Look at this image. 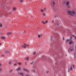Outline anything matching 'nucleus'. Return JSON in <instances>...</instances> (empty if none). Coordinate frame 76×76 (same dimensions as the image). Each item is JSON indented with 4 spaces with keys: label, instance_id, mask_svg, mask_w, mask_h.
<instances>
[{
    "label": "nucleus",
    "instance_id": "obj_1",
    "mask_svg": "<svg viewBox=\"0 0 76 76\" xmlns=\"http://www.w3.org/2000/svg\"><path fill=\"white\" fill-rule=\"evenodd\" d=\"M66 43H67V42H69V44L71 45V44L73 43V41L71 39H69L66 40Z\"/></svg>",
    "mask_w": 76,
    "mask_h": 76
},
{
    "label": "nucleus",
    "instance_id": "obj_2",
    "mask_svg": "<svg viewBox=\"0 0 76 76\" xmlns=\"http://www.w3.org/2000/svg\"><path fill=\"white\" fill-rule=\"evenodd\" d=\"M68 13L72 15H75V12L74 11H68Z\"/></svg>",
    "mask_w": 76,
    "mask_h": 76
},
{
    "label": "nucleus",
    "instance_id": "obj_3",
    "mask_svg": "<svg viewBox=\"0 0 76 76\" xmlns=\"http://www.w3.org/2000/svg\"><path fill=\"white\" fill-rule=\"evenodd\" d=\"M28 45H26L25 44H24L22 45V47H24V48H26V47H28Z\"/></svg>",
    "mask_w": 76,
    "mask_h": 76
},
{
    "label": "nucleus",
    "instance_id": "obj_4",
    "mask_svg": "<svg viewBox=\"0 0 76 76\" xmlns=\"http://www.w3.org/2000/svg\"><path fill=\"white\" fill-rule=\"evenodd\" d=\"M75 65H72L70 67V70H73V69L72 67H73L74 69H75Z\"/></svg>",
    "mask_w": 76,
    "mask_h": 76
},
{
    "label": "nucleus",
    "instance_id": "obj_5",
    "mask_svg": "<svg viewBox=\"0 0 76 76\" xmlns=\"http://www.w3.org/2000/svg\"><path fill=\"white\" fill-rule=\"evenodd\" d=\"M19 75H21V76H23L24 75L22 73H19Z\"/></svg>",
    "mask_w": 76,
    "mask_h": 76
},
{
    "label": "nucleus",
    "instance_id": "obj_6",
    "mask_svg": "<svg viewBox=\"0 0 76 76\" xmlns=\"http://www.w3.org/2000/svg\"><path fill=\"white\" fill-rule=\"evenodd\" d=\"M1 38L3 39H4L6 38L4 37V36H2L1 37Z\"/></svg>",
    "mask_w": 76,
    "mask_h": 76
},
{
    "label": "nucleus",
    "instance_id": "obj_7",
    "mask_svg": "<svg viewBox=\"0 0 76 76\" xmlns=\"http://www.w3.org/2000/svg\"><path fill=\"white\" fill-rule=\"evenodd\" d=\"M17 71H20V68L19 67V68H17Z\"/></svg>",
    "mask_w": 76,
    "mask_h": 76
},
{
    "label": "nucleus",
    "instance_id": "obj_8",
    "mask_svg": "<svg viewBox=\"0 0 76 76\" xmlns=\"http://www.w3.org/2000/svg\"><path fill=\"white\" fill-rule=\"evenodd\" d=\"M25 59L27 61H28V60H29V58L28 57H27V58H25Z\"/></svg>",
    "mask_w": 76,
    "mask_h": 76
},
{
    "label": "nucleus",
    "instance_id": "obj_9",
    "mask_svg": "<svg viewBox=\"0 0 76 76\" xmlns=\"http://www.w3.org/2000/svg\"><path fill=\"white\" fill-rule=\"evenodd\" d=\"M69 4V2H67L66 3V5L67 6H68Z\"/></svg>",
    "mask_w": 76,
    "mask_h": 76
},
{
    "label": "nucleus",
    "instance_id": "obj_10",
    "mask_svg": "<svg viewBox=\"0 0 76 76\" xmlns=\"http://www.w3.org/2000/svg\"><path fill=\"white\" fill-rule=\"evenodd\" d=\"M18 64L20 66H21V65H22V63H21V62H18Z\"/></svg>",
    "mask_w": 76,
    "mask_h": 76
},
{
    "label": "nucleus",
    "instance_id": "obj_11",
    "mask_svg": "<svg viewBox=\"0 0 76 76\" xmlns=\"http://www.w3.org/2000/svg\"><path fill=\"white\" fill-rule=\"evenodd\" d=\"M12 64V61H10L9 62V64Z\"/></svg>",
    "mask_w": 76,
    "mask_h": 76
},
{
    "label": "nucleus",
    "instance_id": "obj_12",
    "mask_svg": "<svg viewBox=\"0 0 76 76\" xmlns=\"http://www.w3.org/2000/svg\"><path fill=\"white\" fill-rule=\"evenodd\" d=\"M7 34V35H11V34H12V33L11 32L8 33Z\"/></svg>",
    "mask_w": 76,
    "mask_h": 76
},
{
    "label": "nucleus",
    "instance_id": "obj_13",
    "mask_svg": "<svg viewBox=\"0 0 76 76\" xmlns=\"http://www.w3.org/2000/svg\"><path fill=\"white\" fill-rule=\"evenodd\" d=\"M72 49H70V50L71 51H73V49H74L72 47Z\"/></svg>",
    "mask_w": 76,
    "mask_h": 76
},
{
    "label": "nucleus",
    "instance_id": "obj_14",
    "mask_svg": "<svg viewBox=\"0 0 76 76\" xmlns=\"http://www.w3.org/2000/svg\"><path fill=\"white\" fill-rule=\"evenodd\" d=\"M13 10H16V8L15 7L13 8Z\"/></svg>",
    "mask_w": 76,
    "mask_h": 76
},
{
    "label": "nucleus",
    "instance_id": "obj_15",
    "mask_svg": "<svg viewBox=\"0 0 76 76\" xmlns=\"http://www.w3.org/2000/svg\"><path fill=\"white\" fill-rule=\"evenodd\" d=\"M35 53H36V52H34L33 53V55H35Z\"/></svg>",
    "mask_w": 76,
    "mask_h": 76
},
{
    "label": "nucleus",
    "instance_id": "obj_16",
    "mask_svg": "<svg viewBox=\"0 0 76 76\" xmlns=\"http://www.w3.org/2000/svg\"><path fill=\"white\" fill-rule=\"evenodd\" d=\"M0 27H2V24L1 23H0Z\"/></svg>",
    "mask_w": 76,
    "mask_h": 76
},
{
    "label": "nucleus",
    "instance_id": "obj_17",
    "mask_svg": "<svg viewBox=\"0 0 76 76\" xmlns=\"http://www.w3.org/2000/svg\"><path fill=\"white\" fill-rule=\"evenodd\" d=\"M44 11L43 10H41V12H44Z\"/></svg>",
    "mask_w": 76,
    "mask_h": 76
},
{
    "label": "nucleus",
    "instance_id": "obj_18",
    "mask_svg": "<svg viewBox=\"0 0 76 76\" xmlns=\"http://www.w3.org/2000/svg\"><path fill=\"white\" fill-rule=\"evenodd\" d=\"M42 23H43L44 24H45V21H42Z\"/></svg>",
    "mask_w": 76,
    "mask_h": 76
},
{
    "label": "nucleus",
    "instance_id": "obj_19",
    "mask_svg": "<svg viewBox=\"0 0 76 76\" xmlns=\"http://www.w3.org/2000/svg\"><path fill=\"white\" fill-rule=\"evenodd\" d=\"M23 1V0H21L20 1V3H22V1Z\"/></svg>",
    "mask_w": 76,
    "mask_h": 76
},
{
    "label": "nucleus",
    "instance_id": "obj_20",
    "mask_svg": "<svg viewBox=\"0 0 76 76\" xmlns=\"http://www.w3.org/2000/svg\"><path fill=\"white\" fill-rule=\"evenodd\" d=\"M4 53H7V51H6V50L5 51H4Z\"/></svg>",
    "mask_w": 76,
    "mask_h": 76
},
{
    "label": "nucleus",
    "instance_id": "obj_21",
    "mask_svg": "<svg viewBox=\"0 0 76 76\" xmlns=\"http://www.w3.org/2000/svg\"><path fill=\"white\" fill-rule=\"evenodd\" d=\"M40 35H38V38H40Z\"/></svg>",
    "mask_w": 76,
    "mask_h": 76
},
{
    "label": "nucleus",
    "instance_id": "obj_22",
    "mask_svg": "<svg viewBox=\"0 0 76 76\" xmlns=\"http://www.w3.org/2000/svg\"><path fill=\"white\" fill-rule=\"evenodd\" d=\"M31 64H34V62H31Z\"/></svg>",
    "mask_w": 76,
    "mask_h": 76
},
{
    "label": "nucleus",
    "instance_id": "obj_23",
    "mask_svg": "<svg viewBox=\"0 0 76 76\" xmlns=\"http://www.w3.org/2000/svg\"><path fill=\"white\" fill-rule=\"evenodd\" d=\"M47 22H48V21L46 20V21H45V23H46Z\"/></svg>",
    "mask_w": 76,
    "mask_h": 76
},
{
    "label": "nucleus",
    "instance_id": "obj_24",
    "mask_svg": "<svg viewBox=\"0 0 76 76\" xmlns=\"http://www.w3.org/2000/svg\"><path fill=\"white\" fill-rule=\"evenodd\" d=\"M43 10H44V11H45L46 10V8H45Z\"/></svg>",
    "mask_w": 76,
    "mask_h": 76
},
{
    "label": "nucleus",
    "instance_id": "obj_25",
    "mask_svg": "<svg viewBox=\"0 0 76 76\" xmlns=\"http://www.w3.org/2000/svg\"><path fill=\"white\" fill-rule=\"evenodd\" d=\"M53 5H55V2L54 1L53 2Z\"/></svg>",
    "mask_w": 76,
    "mask_h": 76
},
{
    "label": "nucleus",
    "instance_id": "obj_26",
    "mask_svg": "<svg viewBox=\"0 0 76 76\" xmlns=\"http://www.w3.org/2000/svg\"><path fill=\"white\" fill-rule=\"evenodd\" d=\"M43 15L44 16H45V13H43Z\"/></svg>",
    "mask_w": 76,
    "mask_h": 76
},
{
    "label": "nucleus",
    "instance_id": "obj_27",
    "mask_svg": "<svg viewBox=\"0 0 76 76\" xmlns=\"http://www.w3.org/2000/svg\"><path fill=\"white\" fill-rule=\"evenodd\" d=\"M75 55H76V54H75V53H74V57H75Z\"/></svg>",
    "mask_w": 76,
    "mask_h": 76
},
{
    "label": "nucleus",
    "instance_id": "obj_28",
    "mask_svg": "<svg viewBox=\"0 0 76 76\" xmlns=\"http://www.w3.org/2000/svg\"><path fill=\"white\" fill-rule=\"evenodd\" d=\"M50 41H52V37H51V40H50Z\"/></svg>",
    "mask_w": 76,
    "mask_h": 76
},
{
    "label": "nucleus",
    "instance_id": "obj_29",
    "mask_svg": "<svg viewBox=\"0 0 76 76\" xmlns=\"http://www.w3.org/2000/svg\"><path fill=\"white\" fill-rule=\"evenodd\" d=\"M74 38H75V39H76V37H75Z\"/></svg>",
    "mask_w": 76,
    "mask_h": 76
},
{
    "label": "nucleus",
    "instance_id": "obj_30",
    "mask_svg": "<svg viewBox=\"0 0 76 76\" xmlns=\"http://www.w3.org/2000/svg\"><path fill=\"white\" fill-rule=\"evenodd\" d=\"M1 56H4V55H3V54H2V55H1Z\"/></svg>",
    "mask_w": 76,
    "mask_h": 76
},
{
    "label": "nucleus",
    "instance_id": "obj_31",
    "mask_svg": "<svg viewBox=\"0 0 76 76\" xmlns=\"http://www.w3.org/2000/svg\"><path fill=\"white\" fill-rule=\"evenodd\" d=\"M26 76H29L28 75H26Z\"/></svg>",
    "mask_w": 76,
    "mask_h": 76
},
{
    "label": "nucleus",
    "instance_id": "obj_32",
    "mask_svg": "<svg viewBox=\"0 0 76 76\" xmlns=\"http://www.w3.org/2000/svg\"><path fill=\"white\" fill-rule=\"evenodd\" d=\"M14 65H16V64H14Z\"/></svg>",
    "mask_w": 76,
    "mask_h": 76
},
{
    "label": "nucleus",
    "instance_id": "obj_33",
    "mask_svg": "<svg viewBox=\"0 0 76 76\" xmlns=\"http://www.w3.org/2000/svg\"><path fill=\"white\" fill-rule=\"evenodd\" d=\"M1 71V69H0V71Z\"/></svg>",
    "mask_w": 76,
    "mask_h": 76
},
{
    "label": "nucleus",
    "instance_id": "obj_34",
    "mask_svg": "<svg viewBox=\"0 0 76 76\" xmlns=\"http://www.w3.org/2000/svg\"><path fill=\"white\" fill-rule=\"evenodd\" d=\"M1 64H0V66H1Z\"/></svg>",
    "mask_w": 76,
    "mask_h": 76
},
{
    "label": "nucleus",
    "instance_id": "obj_35",
    "mask_svg": "<svg viewBox=\"0 0 76 76\" xmlns=\"http://www.w3.org/2000/svg\"><path fill=\"white\" fill-rule=\"evenodd\" d=\"M72 37H74V35H72Z\"/></svg>",
    "mask_w": 76,
    "mask_h": 76
},
{
    "label": "nucleus",
    "instance_id": "obj_36",
    "mask_svg": "<svg viewBox=\"0 0 76 76\" xmlns=\"http://www.w3.org/2000/svg\"><path fill=\"white\" fill-rule=\"evenodd\" d=\"M72 37H71V39H72Z\"/></svg>",
    "mask_w": 76,
    "mask_h": 76
},
{
    "label": "nucleus",
    "instance_id": "obj_37",
    "mask_svg": "<svg viewBox=\"0 0 76 76\" xmlns=\"http://www.w3.org/2000/svg\"><path fill=\"white\" fill-rule=\"evenodd\" d=\"M47 73H48V72H47Z\"/></svg>",
    "mask_w": 76,
    "mask_h": 76
},
{
    "label": "nucleus",
    "instance_id": "obj_38",
    "mask_svg": "<svg viewBox=\"0 0 76 76\" xmlns=\"http://www.w3.org/2000/svg\"><path fill=\"white\" fill-rule=\"evenodd\" d=\"M1 45V43H0V45Z\"/></svg>",
    "mask_w": 76,
    "mask_h": 76
},
{
    "label": "nucleus",
    "instance_id": "obj_39",
    "mask_svg": "<svg viewBox=\"0 0 76 76\" xmlns=\"http://www.w3.org/2000/svg\"><path fill=\"white\" fill-rule=\"evenodd\" d=\"M53 22V21H52V22Z\"/></svg>",
    "mask_w": 76,
    "mask_h": 76
}]
</instances>
